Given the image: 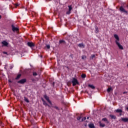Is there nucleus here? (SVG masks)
<instances>
[{
  "instance_id": "nucleus-22",
  "label": "nucleus",
  "mask_w": 128,
  "mask_h": 128,
  "mask_svg": "<svg viewBox=\"0 0 128 128\" xmlns=\"http://www.w3.org/2000/svg\"><path fill=\"white\" fill-rule=\"evenodd\" d=\"M44 98L48 100V96L44 95Z\"/></svg>"
},
{
  "instance_id": "nucleus-33",
  "label": "nucleus",
  "mask_w": 128,
  "mask_h": 128,
  "mask_svg": "<svg viewBox=\"0 0 128 128\" xmlns=\"http://www.w3.org/2000/svg\"><path fill=\"white\" fill-rule=\"evenodd\" d=\"M12 68H14L13 66H10V70H12Z\"/></svg>"
},
{
  "instance_id": "nucleus-1",
  "label": "nucleus",
  "mask_w": 128,
  "mask_h": 128,
  "mask_svg": "<svg viewBox=\"0 0 128 128\" xmlns=\"http://www.w3.org/2000/svg\"><path fill=\"white\" fill-rule=\"evenodd\" d=\"M114 38L116 40L115 42L116 46H118V48H120V50H124V47L122 46V44H120V37H118V36L116 34H114Z\"/></svg>"
},
{
  "instance_id": "nucleus-21",
  "label": "nucleus",
  "mask_w": 128,
  "mask_h": 128,
  "mask_svg": "<svg viewBox=\"0 0 128 128\" xmlns=\"http://www.w3.org/2000/svg\"><path fill=\"white\" fill-rule=\"evenodd\" d=\"M89 128H94V124H89Z\"/></svg>"
},
{
  "instance_id": "nucleus-6",
  "label": "nucleus",
  "mask_w": 128,
  "mask_h": 128,
  "mask_svg": "<svg viewBox=\"0 0 128 128\" xmlns=\"http://www.w3.org/2000/svg\"><path fill=\"white\" fill-rule=\"evenodd\" d=\"M2 46H8V42L6 40L2 42Z\"/></svg>"
},
{
  "instance_id": "nucleus-9",
  "label": "nucleus",
  "mask_w": 128,
  "mask_h": 128,
  "mask_svg": "<svg viewBox=\"0 0 128 128\" xmlns=\"http://www.w3.org/2000/svg\"><path fill=\"white\" fill-rule=\"evenodd\" d=\"M116 112H117L118 114H122V109H117L115 110Z\"/></svg>"
},
{
  "instance_id": "nucleus-45",
  "label": "nucleus",
  "mask_w": 128,
  "mask_h": 128,
  "mask_svg": "<svg viewBox=\"0 0 128 128\" xmlns=\"http://www.w3.org/2000/svg\"><path fill=\"white\" fill-rule=\"evenodd\" d=\"M50 48V46H48V48Z\"/></svg>"
},
{
  "instance_id": "nucleus-18",
  "label": "nucleus",
  "mask_w": 128,
  "mask_h": 128,
  "mask_svg": "<svg viewBox=\"0 0 128 128\" xmlns=\"http://www.w3.org/2000/svg\"><path fill=\"white\" fill-rule=\"evenodd\" d=\"M68 10H70V12H72V6H68Z\"/></svg>"
},
{
  "instance_id": "nucleus-14",
  "label": "nucleus",
  "mask_w": 128,
  "mask_h": 128,
  "mask_svg": "<svg viewBox=\"0 0 128 128\" xmlns=\"http://www.w3.org/2000/svg\"><path fill=\"white\" fill-rule=\"evenodd\" d=\"M78 46H79V48H84V44L81 43L78 45Z\"/></svg>"
},
{
  "instance_id": "nucleus-16",
  "label": "nucleus",
  "mask_w": 128,
  "mask_h": 128,
  "mask_svg": "<svg viewBox=\"0 0 128 128\" xmlns=\"http://www.w3.org/2000/svg\"><path fill=\"white\" fill-rule=\"evenodd\" d=\"M24 100L25 102H30L28 99V98H26V97H24Z\"/></svg>"
},
{
  "instance_id": "nucleus-8",
  "label": "nucleus",
  "mask_w": 128,
  "mask_h": 128,
  "mask_svg": "<svg viewBox=\"0 0 128 128\" xmlns=\"http://www.w3.org/2000/svg\"><path fill=\"white\" fill-rule=\"evenodd\" d=\"M26 82V79H22L18 82V84H24Z\"/></svg>"
},
{
  "instance_id": "nucleus-25",
  "label": "nucleus",
  "mask_w": 128,
  "mask_h": 128,
  "mask_svg": "<svg viewBox=\"0 0 128 128\" xmlns=\"http://www.w3.org/2000/svg\"><path fill=\"white\" fill-rule=\"evenodd\" d=\"M48 104L49 106H52V102H50V100H48Z\"/></svg>"
},
{
  "instance_id": "nucleus-13",
  "label": "nucleus",
  "mask_w": 128,
  "mask_h": 128,
  "mask_svg": "<svg viewBox=\"0 0 128 128\" xmlns=\"http://www.w3.org/2000/svg\"><path fill=\"white\" fill-rule=\"evenodd\" d=\"M88 86H89V88H92V90H94L96 88V87H94V85L92 84H88Z\"/></svg>"
},
{
  "instance_id": "nucleus-7",
  "label": "nucleus",
  "mask_w": 128,
  "mask_h": 128,
  "mask_svg": "<svg viewBox=\"0 0 128 128\" xmlns=\"http://www.w3.org/2000/svg\"><path fill=\"white\" fill-rule=\"evenodd\" d=\"M121 120L122 122H128V118H121Z\"/></svg>"
},
{
  "instance_id": "nucleus-30",
  "label": "nucleus",
  "mask_w": 128,
  "mask_h": 128,
  "mask_svg": "<svg viewBox=\"0 0 128 128\" xmlns=\"http://www.w3.org/2000/svg\"><path fill=\"white\" fill-rule=\"evenodd\" d=\"M86 120V118L84 117V118H82V122H84V121Z\"/></svg>"
},
{
  "instance_id": "nucleus-32",
  "label": "nucleus",
  "mask_w": 128,
  "mask_h": 128,
  "mask_svg": "<svg viewBox=\"0 0 128 128\" xmlns=\"http://www.w3.org/2000/svg\"><path fill=\"white\" fill-rule=\"evenodd\" d=\"M3 54H8V52H4Z\"/></svg>"
},
{
  "instance_id": "nucleus-23",
  "label": "nucleus",
  "mask_w": 128,
  "mask_h": 128,
  "mask_svg": "<svg viewBox=\"0 0 128 128\" xmlns=\"http://www.w3.org/2000/svg\"><path fill=\"white\" fill-rule=\"evenodd\" d=\"M112 88H109L107 89V92H110V90H112Z\"/></svg>"
},
{
  "instance_id": "nucleus-24",
  "label": "nucleus",
  "mask_w": 128,
  "mask_h": 128,
  "mask_svg": "<svg viewBox=\"0 0 128 128\" xmlns=\"http://www.w3.org/2000/svg\"><path fill=\"white\" fill-rule=\"evenodd\" d=\"M33 76H38V73L36 72H34Z\"/></svg>"
},
{
  "instance_id": "nucleus-36",
  "label": "nucleus",
  "mask_w": 128,
  "mask_h": 128,
  "mask_svg": "<svg viewBox=\"0 0 128 128\" xmlns=\"http://www.w3.org/2000/svg\"><path fill=\"white\" fill-rule=\"evenodd\" d=\"M46 48H48V45H46Z\"/></svg>"
},
{
  "instance_id": "nucleus-27",
  "label": "nucleus",
  "mask_w": 128,
  "mask_h": 128,
  "mask_svg": "<svg viewBox=\"0 0 128 128\" xmlns=\"http://www.w3.org/2000/svg\"><path fill=\"white\" fill-rule=\"evenodd\" d=\"M96 56L94 54H92L90 58H92V60L94 59V57Z\"/></svg>"
},
{
  "instance_id": "nucleus-34",
  "label": "nucleus",
  "mask_w": 128,
  "mask_h": 128,
  "mask_svg": "<svg viewBox=\"0 0 128 128\" xmlns=\"http://www.w3.org/2000/svg\"><path fill=\"white\" fill-rule=\"evenodd\" d=\"M54 108H56V110H58V106H54Z\"/></svg>"
},
{
  "instance_id": "nucleus-11",
  "label": "nucleus",
  "mask_w": 128,
  "mask_h": 128,
  "mask_svg": "<svg viewBox=\"0 0 128 128\" xmlns=\"http://www.w3.org/2000/svg\"><path fill=\"white\" fill-rule=\"evenodd\" d=\"M102 122H106V124H108L109 122L108 120V119L106 118H102Z\"/></svg>"
},
{
  "instance_id": "nucleus-5",
  "label": "nucleus",
  "mask_w": 128,
  "mask_h": 128,
  "mask_svg": "<svg viewBox=\"0 0 128 128\" xmlns=\"http://www.w3.org/2000/svg\"><path fill=\"white\" fill-rule=\"evenodd\" d=\"M12 30L13 32H18V28L15 26L14 25V24L12 25Z\"/></svg>"
},
{
  "instance_id": "nucleus-12",
  "label": "nucleus",
  "mask_w": 128,
  "mask_h": 128,
  "mask_svg": "<svg viewBox=\"0 0 128 128\" xmlns=\"http://www.w3.org/2000/svg\"><path fill=\"white\" fill-rule=\"evenodd\" d=\"M99 124H100V126L101 128H104L106 126V124H104L102 123V122H99Z\"/></svg>"
},
{
  "instance_id": "nucleus-31",
  "label": "nucleus",
  "mask_w": 128,
  "mask_h": 128,
  "mask_svg": "<svg viewBox=\"0 0 128 128\" xmlns=\"http://www.w3.org/2000/svg\"><path fill=\"white\" fill-rule=\"evenodd\" d=\"M80 118H82V117H80V116L77 118L78 120H80Z\"/></svg>"
},
{
  "instance_id": "nucleus-26",
  "label": "nucleus",
  "mask_w": 128,
  "mask_h": 128,
  "mask_svg": "<svg viewBox=\"0 0 128 128\" xmlns=\"http://www.w3.org/2000/svg\"><path fill=\"white\" fill-rule=\"evenodd\" d=\"M86 76V75L85 74H82V78H85Z\"/></svg>"
},
{
  "instance_id": "nucleus-37",
  "label": "nucleus",
  "mask_w": 128,
  "mask_h": 128,
  "mask_svg": "<svg viewBox=\"0 0 128 128\" xmlns=\"http://www.w3.org/2000/svg\"><path fill=\"white\" fill-rule=\"evenodd\" d=\"M52 86H54V82L52 83Z\"/></svg>"
},
{
  "instance_id": "nucleus-42",
  "label": "nucleus",
  "mask_w": 128,
  "mask_h": 128,
  "mask_svg": "<svg viewBox=\"0 0 128 128\" xmlns=\"http://www.w3.org/2000/svg\"><path fill=\"white\" fill-rule=\"evenodd\" d=\"M0 18H2V16H0Z\"/></svg>"
},
{
  "instance_id": "nucleus-10",
  "label": "nucleus",
  "mask_w": 128,
  "mask_h": 128,
  "mask_svg": "<svg viewBox=\"0 0 128 128\" xmlns=\"http://www.w3.org/2000/svg\"><path fill=\"white\" fill-rule=\"evenodd\" d=\"M59 44H66V42L64 40H60Z\"/></svg>"
},
{
  "instance_id": "nucleus-3",
  "label": "nucleus",
  "mask_w": 128,
  "mask_h": 128,
  "mask_svg": "<svg viewBox=\"0 0 128 128\" xmlns=\"http://www.w3.org/2000/svg\"><path fill=\"white\" fill-rule=\"evenodd\" d=\"M120 10L122 12H125V14H128V12L126 11V10L124 8V7H122V6L120 8Z\"/></svg>"
},
{
  "instance_id": "nucleus-4",
  "label": "nucleus",
  "mask_w": 128,
  "mask_h": 128,
  "mask_svg": "<svg viewBox=\"0 0 128 128\" xmlns=\"http://www.w3.org/2000/svg\"><path fill=\"white\" fill-rule=\"evenodd\" d=\"M27 45L31 48H32L34 46V44L32 42H28Z\"/></svg>"
},
{
  "instance_id": "nucleus-41",
  "label": "nucleus",
  "mask_w": 128,
  "mask_h": 128,
  "mask_svg": "<svg viewBox=\"0 0 128 128\" xmlns=\"http://www.w3.org/2000/svg\"><path fill=\"white\" fill-rule=\"evenodd\" d=\"M120 116H122V113H120Z\"/></svg>"
},
{
  "instance_id": "nucleus-20",
  "label": "nucleus",
  "mask_w": 128,
  "mask_h": 128,
  "mask_svg": "<svg viewBox=\"0 0 128 128\" xmlns=\"http://www.w3.org/2000/svg\"><path fill=\"white\" fill-rule=\"evenodd\" d=\"M110 116L111 118H112L113 120H116V117L114 115H110Z\"/></svg>"
},
{
  "instance_id": "nucleus-40",
  "label": "nucleus",
  "mask_w": 128,
  "mask_h": 128,
  "mask_svg": "<svg viewBox=\"0 0 128 128\" xmlns=\"http://www.w3.org/2000/svg\"><path fill=\"white\" fill-rule=\"evenodd\" d=\"M126 109L127 110H128V107H127Z\"/></svg>"
},
{
  "instance_id": "nucleus-44",
  "label": "nucleus",
  "mask_w": 128,
  "mask_h": 128,
  "mask_svg": "<svg viewBox=\"0 0 128 128\" xmlns=\"http://www.w3.org/2000/svg\"><path fill=\"white\" fill-rule=\"evenodd\" d=\"M88 118H88H88H87V119H88Z\"/></svg>"
},
{
  "instance_id": "nucleus-38",
  "label": "nucleus",
  "mask_w": 128,
  "mask_h": 128,
  "mask_svg": "<svg viewBox=\"0 0 128 128\" xmlns=\"http://www.w3.org/2000/svg\"><path fill=\"white\" fill-rule=\"evenodd\" d=\"M16 6H18V4H16Z\"/></svg>"
},
{
  "instance_id": "nucleus-19",
  "label": "nucleus",
  "mask_w": 128,
  "mask_h": 128,
  "mask_svg": "<svg viewBox=\"0 0 128 128\" xmlns=\"http://www.w3.org/2000/svg\"><path fill=\"white\" fill-rule=\"evenodd\" d=\"M96 34H98V28L96 26V30H95Z\"/></svg>"
},
{
  "instance_id": "nucleus-17",
  "label": "nucleus",
  "mask_w": 128,
  "mask_h": 128,
  "mask_svg": "<svg viewBox=\"0 0 128 128\" xmlns=\"http://www.w3.org/2000/svg\"><path fill=\"white\" fill-rule=\"evenodd\" d=\"M42 101L43 102V104H44V106H48V104L46 102V101H44V98H42Z\"/></svg>"
},
{
  "instance_id": "nucleus-29",
  "label": "nucleus",
  "mask_w": 128,
  "mask_h": 128,
  "mask_svg": "<svg viewBox=\"0 0 128 128\" xmlns=\"http://www.w3.org/2000/svg\"><path fill=\"white\" fill-rule=\"evenodd\" d=\"M70 12L71 11H70L69 10L66 12V14H70Z\"/></svg>"
},
{
  "instance_id": "nucleus-46",
  "label": "nucleus",
  "mask_w": 128,
  "mask_h": 128,
  "mask_svg": "<svg viewBox=\"0 0 128 128\" xmlns=\"http://www.w3.org/2000/svg\"><path fill=\"white\" fill-rule=\"evenodd\" d=\"M127 8H128V5L127 6Z\"/></svg>"
},
{
  "instance_id": "nucleus-2",
  "label": "nucleus",
  "mask_w": 128,
  "mask_h": 128,
  "mask_svg": "<svg viewBox=\"0 0 128 128\" xmlns=\"http://www.w3.org/2000/svg\"><path fill=\"white\" fill-rule=\"evenodd\" d=\"M72 86H76V84H78V80L76 78H73L72 80Z\"/></svg>"
},
{
  "instance_id": "nucleus-39",
  "label": "nucleus",
  "mask_w": 128,
  "mask_h": 128,
  "mask_svg": "<svg viewBox=\"0 0 128 128\" xmlns=\"http://www.w3.org/2000/svg\"><path fill=\"white\" fill-rule=\"evenodd\" d=\"M9 82H12V81L10 80H8Z\"/></svg>"
},
{
  "instance_id": "nucleus-43",
  "label": "nucleus",
  "mask_w": 128,
  "mask_h": 128,
  "mask_svg": "<svg viewBox=\"0 0 128 128\" xmlns=\"http://www.w3.org/2000/svg\"><path fill=\"white\" fill-rule=\"evenodd\" d=\"M40 58H42V56H40Z\"/></svg>"
},
{
  "instance_id": "nucleus-15",
  "label": "nucleus",
  "mask_w": 128,
  "mask_h": 128,
  "mask_svg": "<svg viewBox=\"0 0 128 128\" xmlns=\"http://www.w3.org/2000/svg\"><path fill=\"white\" fill-rule=\"evenodd\" d=\"M20 76H22V74H18L16 78V80H20Z\"/></svg>"
},
{
  "instance_id": "nucleus-28",
  "label": "nucleus",
  "mask_w": 128,
  "mask_h": 128,
  "mask_svg": "<svg viewBox=\"0 0 128 128\" xmlns=\"http://www.w3.org/2000/svg\"><path fill=\"white\" fill-rule=\"evenodd\" d=\"M82 60H84V58H86V56H82Z\"/></svg>"
},
{
  "instance_id": "nucleus-35",
  "label": "nucleus",
  "mask_w": 128,
  "mask_h": 128,
  "mask_svg": "<svg viewBox=\"0 0 128 128\" xmlns=\"http://www.w3.org/2000/svg\"><path fill=\"white\" fill-rule=\"evenodd\" d=\"M128 94V92H123V94Z\"/></svg>"
}]
</instances>
